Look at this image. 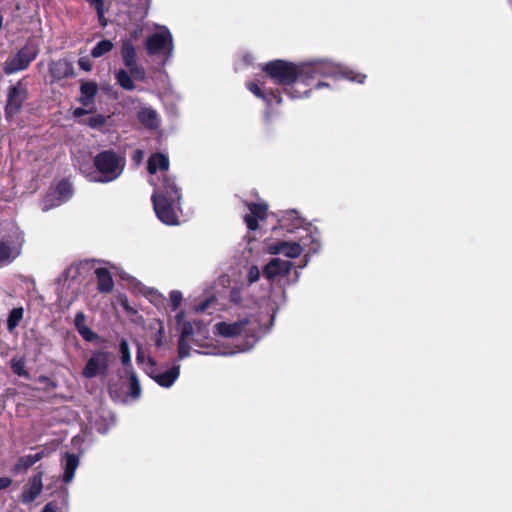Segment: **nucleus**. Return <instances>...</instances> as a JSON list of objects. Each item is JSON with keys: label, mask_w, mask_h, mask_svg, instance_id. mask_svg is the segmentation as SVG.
I'll list each match as a JSON object with an SVG mask.
<instances>
[{"label": "nucleus", "mask_w": 512, "mask_h": 512, "mask_svg": "<svg viewBox=\"0 0 512 512\" xmlns=\"http://www.w3.org/2000/svg\"><path fill=\"white\" fill-rule=\"evenodd\" d=\"M98 86L93 81L83 82L80 86L81 96L79 98L80 103L83 106H89L93 103V100L97 94Z\"/></svg>", "instance_id": "25"}, {"label": "nucleus", "mask_w": 512, "mask_h": 512, "mask_svg": "<svg viewBox=\"0 0 512 512\" xmlns=\"http://www.w3.org/2000/svg\"><path fill=\"white\" fill-rule=\"evenodd\" d=\"M262 71L276 84L282 86L283 92L291 99L306 97L313 89L328 87L321 77L343 78L362 84L366 75L342 67L327 60L293 63L275 59L265 63Z\"/></svg>", "instance_id": "1"}, {"label": "nucleus", "mask_w": 512, "mask_h": 512, "mask_svg": "<svg viewBox=\"0 0 512 512\" xmlns=\"http://www.w3.org/2000/svg\"><path fill=\"white\" fill-rule=\"evenodd\" d=\"M109 392L112 397H120L119 389H118L117 385L114 383H110Z\"/></svg>", "instance_id": "49"}, {"label": "nucleus", "mask_w": 512, "mask_h": 512, "mask_svg": "<svg viewBox=\"0 0 512 512\" xmlns=\"http://www.w3.org/2000/svg\"><path fill=\"white\" fill-rule=\"evenodd\" d=\"M151 201L155 214L162 223L166 225H177L179 223L177 211L180 209L181 200L151 197Z\"/></svg>", "instance_id": "6"}, {"label": "nucleus", "mask_w": 512, "mask_h": 512, "mask_svg": "<svg viewBox=\"0 0 512 512\" xmlns=\"http://www.w3.org/2000/svg\"><path fill=\"white\" fill-rule=\"evenodd\" d=\"M103 122H104L103 119L101 117H98V118L91 120L90 125L94 127V126L102 124Z\"/></svg>", "instance_id": "53"}, {"label": "nucleus", "mask_w": 512, "mask_h": 512, "mask_svg": "<svg viewBox=\"0 0 512 512\" xmlns=\"http://www.w3.org/2000/svg\"><path fill=\"white\" fill-rule=\"evenodd\" d=\"M151 0H130V22L135 21L136 27L130 30V40L137 39L143 30V20L148 14Z\"/></svg>", "instance_id": "11"}, {"label": "nucleus", "mask_w": 512, "mask_h": 512, "mask_svg": "<svg viewBox=\"0 0 512 512\" xmlns=\"http://www.w3.org/2000/svg\"><path fill=\"white\" fill-rule=\"evenodd\" d=\"M86 316L83 312H78L75 316V320H74V324H75V327L77 329V331H79L80 329H82V327H86Z\"/></svg>", "instance_id": "39"}, {"label": "nucleus", "mask_w": 512, "mask_h": 512, "mask_svg": "<svg viewBox=\"0 0 512 512\" xmlns=\"http://www.w3.org/2000/svg\"><path fill=\"white\" fill-rule=\"evenodd\" d=\"M129 311H130V316L137 314V311L134 308H132L131 306L129 308Z\"/></svg>", "instance_id": "54"}, {"label": "nucleus", "mask_w": 512, "mask_h": 512, "mask_svg": "<svg viewBox=\"0 0 512 512\" xmlns=\"http://www.w3.org/2000/svg\"><path fill=\"white\" fill-rule=\"evenodd\" d=\"M72 192V186L69 181H60L54 191L44 197L42 201V210L45 212L63 204L71 198Z\"/></svg>", "instance_id": "10"}, {"label": "nucleus", "mask_w": 512, "mask_h": 512, "mask_svg": "<svg viewBox=\"0 0 512 512\" xmlns=\"http://www.w3.org/2000/svg\"><path fill=\"white\" fill-rule=\"evenodd\" d=\"M24 234L16 225H11L9 232L0 238V266L14 261L22 251Z\"/></svg>", "instance_id": "4"}, {"label": "nucleus", "mask_w": 512, "mask_h": 512, "mask_svg": "<svg viewBox=\"0 0 512 512\" xmlns=\"http://www.w3.org/2000/svg\"><path fill=\"white\" fill-rule=\"evenodd\" d=\"M190 355L189 339L179 338L178 340V356L184 359Z\"/></svg>", "instance_id": "34"}, {"label": "nucleus", "mask_w": 512, "mask_h": 512, "mask_svg": "<svg viewBox=\"0 0 512 512\" xmlns=\"http://www.w3.org/2000/svg\"><path fill=\"white\" fill-rule=\"evenodd\" d=\"M110 354L104 351H96L88 359L82 375L91 379L104 374L108 368Z\"/></svg>", "instance_id": "12"}, {"label": "nucleus", "mask_w": 512, "mask_h": 512, "mask_svg": "<svg viewBox=\"0 0 512 512\" xmlns=\"http://www.w3.org/2000/svg\"><path fill=\"white\" fill-rule=\"evenodd\" d=\"M141 393L140 383L136 375L130 372V398H138Z\"/></svg>", "instance_id": "33"}, {"label": "nucleus", "mask_w": 512, "mask_h": 512, "mask_svg": "<svg viewBox=\"0 0 512 512\" xmlns=\"http://www.w3.org/2000/svg\"><path fill=\"white\" fill-rule=\"evenodd\" d=\"M122 305L125 309H128V300H123Z\"/></svg>", "instance_id": "55"}, {"label": "nucleus", "mask_w": 512, "mask_h": 512, "mask_svg": "<svg viewBox=\"0 0 512 512\" xmlns=\"http://www.w3.org/2000/svg\"><path fill=\"white\" fill-rule=\"evenodd\" d=\"M263 101L267 104L268 107H271L273 104H281L282 103V96L281 91L276 89H267L265 97Z\"/></svg>", "instance_id": "31"}, {"label": "nucleus", "mask_w": 512, "mask_h": 512, "mask_svg": "<svg viewBox=\"0 0 512 512\" xmlns=\"http://www.w3.org/2000/svg\"><path fill=\"white\" fill-rule=\"evenodd\" d=\"M24 315V309L22 307L13 308L7 319V328L12 332L20 323Z\"/></svg>", "instance_id": "27"}, {"label": "nucleus", "mask_w": 512, "mask_h": 512, "mask_svg": "<svg viewBox=\"0 0 512 512\" xmlns=\"http://www.w3.org/2000/svg\"><path fill=\"white\" fill-rule=\"evenodd\" d=\"M44 456H45L44 451L37 452L35 454H29V455L22 456L18 459L13 470L15 473L25 472L28 468L33 466L36 462L43 459Z\"/></svg>", "instance_id": "26"}, {"label": "nucleus", "mask_w": 512, "mask_h": 512, "mask_svg": "<svg viewBox=\"0 0 512 512\" xmlns=\"http://www.w3.org/2000/svg\"><path fill=\"white\" fill-rule=\"evenodd\" d=\"M151 197L181 200V188L177 184L175 177L170 173H166L163 176H157V181L154 183V191Z\"/></svg>", "instance_id": "8"}, {"label": "nucleus", "mask_w": 512, "mask_h": 512, "mask_svg": "<svg viewBox=\"0 0 512 512\" xmlns=\"http://www.w3.org/2000/svg\"><path fill=\"white\" fill-rule=\"evenodd\" d=\"M42 512H58V506L54 502H49L44 506Z\"/></svg>", "instance_id": "46"}, {"label": "nucleus", "mask_w": 512, "mask_h": 512, "mask_svg": "<svg viewBox=\"0 0 512 512\" xmlns=\"http://www.w3.org/2000/svg\"><path fill=\"white\" fill-rule=\"evenodd\" d=\"M183 317H184V313L183 312H179L176 315L177 323H178V325H181V335H180V338L189 339L190 340L191 336L194 334V327H193V324L191 322L183 321Z\"/></svg>", "instance_id": "28"}, {"label": "nucleus", "mask_w": 512, "mask_h": 512, "mask_svg": "<svg viewBox=\"0 0 512 512\" xmlns=\"http://www.w3.org/2000/svg\"><path fill=\"white\" fill-rule=\"evenodd\" d=\"M260 278V271L256 266H252L248 273V281L254 283Z\"/></svg>", "instance_id": "41"}, {"label": "nucleus", "mask_w": 512, "mask_h": 512, "mask_svg": "<svg viewBox=\"0 0 512 512\" xmlns=\"http://www.w3.org/2000/svg\"><path fill=\"white\" fill-rule=\"evenodd\" d=\"M183 296L180 291L173 290L170 292V306L173 311L177 310L181 305Z\"/></svg>", "instance_id": "35"}, {"label": "nucleus", "mask_w": 512, "mask_h": 512, "mask_svg": "<svg viewBox=\"0 0 512 512\" xmlns=\"http://www.w3.org/2000/svg\"><path fill=\"white\" fill-rule=\"evenodd\" d=\"M231 301L234 303H237V304L241 302V296H240L239 290L233 289L231 291Z\"/></svg>", "instance_id": "48"}, {"label": "nucleus", "mask_w": 512, "mask_h": 512, "mask_svg": "<svg viewBox=\"0 0 512 512\" xmlns=\"http://www.w3.org/2000/svg\"><path fill=\"white\" fill-rule=\"evenodd\" d=\"M43 489V472L36 473L24 487L21 494V501L24 504L33 502L42 492Z\"/></svg>", "instance_id": "16"}, {"label": "nucleus", "mask_w": 512, "mask_h": 512, "mask_svg": "<svg viewBox=\"0 0 512 512\" xmlns=\"http://www.w3.org/2000/svg\"><path fill=\"white\" fill-rule=\"evenodd\" d=\"M79 463V457L73 453L66 452L62 456L61 467L63 469L62 480L64 483L69 484L73 481Z\"/></svg>", "instance_id": "18"}, {"label": "nucleus", "mask_w": 512, "mask_h": 512, "mask_svg": "<svg viewBox=\"0 0 512 512\" xmlns=\"http://www.w3.org/2000/svg\"><path fill=\"white\" fill-rule=\"evenodd\" d=\"M263 82H247L246 88L257 98L264 99L267 89L262 88Z\"/></svg>", "instance_id": "32"}, {"label": "nucleus", "mask_w": 512, "mask_h": 512, "mask_svg": "<svg viewBox=\"0 0 512 512\" xmlns=\"http://www.w3.org/2000/svg\"><path fill=\"white\" fill-rule=\"evenodd\" d=\"M78 332L83 337L84 340L89 342L95 340L97 337V335L87 326L82 327V329H80Z\"/></svg>", "instance_id": "37"}, {"label": "nucleus", "mask_w": 512, "mask_h": 512, "mask_svg": "<svg viewBox=\"0 0 512 512\" xmlns=\"http://www.w3.org/2000/svg\"><path fill=\"white\" fill-rule=\"evenodd\" d=\"M98 290L102 293H109L113 290L114 282L110 271L105 267L95 269Z\"/></svg>", "instance_id": "23"}, {"label": "nucleus", "mask_w": 512, "mask_h": 512, "mask_svg": "<svg viewBox=\"0 0 512 512\" xmlns=\"http://www.w3.org/2000/svg\"><path fill=\"white\" fill-rule=\"evenodd\" d=\"M133 159L137 164H139L142 159V151H140V150L135 151Z\"/></svg>", "instance_id": "51"}, {"label": "nucleus", "mask_w": 512, "mask_h": 512, "mask_svg": "<svg viewBox=\"0 0 512 512\" xmlns=\"http://www.w3.org/2000/svg\"><path fill=\"white\" fill-rule=\"evenodd\" d=\"M146 71L141 65L136 62V51L130 43V91L135 88L134 81H146Z\"/></svg>", "instance_id": "21"}, {"label": "nucleus", "mask_w": 512, "mask_h": 512, "mask_svg": "<svg viewBox=\"0 0 512 512\" xmlns=\"http://www.w3.org/2000/svg\"><path fill=\"white\" fill-rule=\"evenodd\" d=\"M269 252L274 255L282 254L289 258H297L302 253V247L297 242L277 241L269 245Z\"/></svg>", "instance_id": "17"}, {"label": "nucleus", "mask_w": 512, "mask_h": 512, "mask_svg": "<svg viewBox=\"0 0 512 512\" xmlns=\"http://www.w3.org/2000/svg\"><path fill=\"white\" fill-rule=\"evenodd\" d=\"M210 302L211 300L210 299H206L205 301H202L200 304H198L196 306V311L197 312H204L210 305Z\"/></svg>", "instance_id": "47"}, {"label": "nucleus", "mask_w": 512, "mask_h": 512, "mask_svg": "<svg viewBox=\"0 0 512 512\" xmlns=\"http://www.w3.org/2000/svg\"><path fill=\"white\" fill-rule=\"evenodd\" d=\"M113 48V44L109 40H102L98 42L95 47L91 50V55L94 58H99L106 53L110 52Z\"/></svg>", "instance_id": "29"}, {"label": "nucleus", "mask_w": 512, "mask_h": 512, "mask_svg": "<svg viewBox=\"0 0 512 512\" xmlns=\"http://www.w3.org/2000/svg\"><path fill=\"white\" fill-rule=\"evenodd\" d=\"M145 49L149 56H163L161 65L164 66L166 62L172 57L174 50L173 37L170 30L162 26L160 31L147 37L145 41Z\"/></svg>", "instance_id": "3"}, {"label": "nucleus", "mask_w": 512, "mask_h": 512, "mask_svg": "<svg viewBox=\"0 0 512 512\" xmlns=\"http://www.w3.org/2000/svg\"><path fill=\"white\" fill-rule=\"evenodd\" d=\"M293 268V263L280 258H273L263 268V275L273 280L277 276H288Z\"/></svg>", "instance_id": "15"}, {"label": "nucleus", "mask_w": 512, "mask_h": 512, "mask_svg": "<svg viewBox=\"0 0 512 512\" xmlns=\"http://www.w3.org/2000/svg\"><path fill=\"white\" fill-rule=\"evenodd\" d=\"M147 170L150 174H157L163 176L169 172V158L160 152L152 154L147 163Z\"/></svg>", "instance_id": "19"}, {"label": "nucleus", "mask_w": 512, "mask_h": 512, "mask_svg": "<svg viewBox=\"0 0 512 512\" xmlns=\"http://www.w3.org/2000/svg\"><path fill=\"white\" fill-rule=\"evenodd\" d=\"M80 270L81 265H71L69 266L64 273L60 281L63 286H66L68 289L73 288L76 289V285L80 283Z\"/></svg>", "instance_id": "24"}, {"label": "nucleus", "mask_w": 512, "mask_h": 512, "mask_svg": "<svg viewBox=\"0 0 512 512\" xmlns=\"http://www.w3.org/2000/svg\"><path fill=\"white\" fill-rule=\"evenodd\" d=\"M94 166L95 170L89 172L82 169L88 181L96 183L112 182L122 174L125 167V158L112 150H105L95 156Z\"/></svg>", "instance_id": "2"}, {"label": "nucleus", "mask_w": 512, "mask_h": 512, "mask_svg": "<svg viewBox=\"0 0 512 512\" xmlns=\"http://www.w3.org/2000/svg\"><path fill=\"white\" fill-rule=\"evenodd\" d=\"M27 98V90L22 86L21 83L12 86L9 89L7 96V104L5 107V113L7 117H12L22 107L23 102Z\"/></svg>", "instance_id": "13"}, {"label": "nucleus", "mask_w": 512, "mask_h": 512, "mask_svg": "<svg viewBox=\"0 0 512 512\" xmlns=\"http://www.w3.org/2000/svg\"><path fill=\"white\" fill-rule=\"evenodd\" d=\"M39 49L32 43L25 44L16 54L6 59L3 65L5 74L11 75L26 70L36 59Z\"/></svg>", "instance_id": "5"}, {"label": "nucleus", "mask_w": 512, "mask_h": 512, "mask_svg": "<svg viewBox=\"0 0 512 512\" xmlns=\"http://www.w3.org/2000/svg\"><path fill=\"white\" fill-rule=\"evenodd\" d=\"M87 111L84 108H76L73 112L74 117H81L85 115Z\"/></svg>", "instance_id": "50"}, {"label": "nucleus", "mask_w": 512, "mask_h": 512, "mask_svg": "<svg viewBox=\"0 0 512 512\" xmlns=\"http://www.w3.org/2000/svg\"><path fill=\"white\" fill-rule=\"evenodd\" d=\"M78 65L84 71H90L92 69V64L88 57H81L78 60Z\"/></svg>", "instance_id": "42"}, {"label": "nucleus", "mask_w": 512, "mask_h": 512, "mask_svg": "<svg viewBox=\"0 0 512 512\" xmlns=\"http://www.w3.org/2000/svg\"><path fill=\"white\" fill-rule=\"evenodd\" d=\"M116 79L121 87L128 89V72L126 70H120L116 74Z\"/></svg>", "instance_id": "36"}, {"label": "nucleus", "mask_w": 512, "mask_h": 512, "mask_svg": "<svg viewBox=\"0 0 512 512\" xmlns=\"http://www.w3.org/2000/svg\"><path fill=\"white\" fill-rule=\"evenodd\" d=\"M11 368H12L13 372L16 375H18L20 377H24V378H30V374L25 369V360H24V358H22V357H20V358H13L11 360Z\"/></svg>", "instance_id": "30"}, {"label": "nucleus", "mask_w": 512, "mask_h": 512, "mask_svg": "<svg viewBox=\"0 0 512 512\" xmlns=\"http://www.w3.org/2000/svg\"><path fill=\"white\" fill-rule=\"evenodd\" d=\"M145 373L152 378L158 385L169 388L177 380L180 374L179 366H173L170 369L158 373L156 361L152 357L147 359V367L144 368Z\"/></svg>", "instance_id": "9"}, {"label": "nucleus", "mask_w": 512, "mask_h": 512, "mask_svg": "<svg viewBox=\"0 0 512 512\" xmlns=\"http://www.w3.org/2000/svg\"><path fill=\"white\" fill-rule=\"evenodd\" d=\"M12 484V479L9 477H0V490L7 489Z\"/></svg>", "instance_id": "44"}, {"label": "nucleus", "mask_w": 512, "mask_h": 512, "mask_svg": "<svg viewBox=\"0 0 512 512\" xmlns=\"http://www.w3.org/2000/svg\"><path fill=\"white\" fill-rule=\"evenodd\" d=\"M120 349L122 354V363L126 365L128 364V342L126 339L121 340Z\"/></svg>", "instance_id": "40"}, {"label": "nucleus", "mask_w": 512, "mask_h": 512, "mask_svg": "<svg viewBox=\"0 0 512 512\" xmlns=\"http://www.w3.org/2000/svg\"><path fill=\"white\" fill-rule=\"evenodd\" d=\"M49 73L53 80L58 81L73 76L74 69L72 63L65 59H59L50 62Z\"/></svg>", "instance_id": "20"}, {"label": "nucleus", "mask_w": 512, "mask_h": 512, "mask_svg": "<svg viewBox=\"0 0 512 512\" xmlns=\"http://www.w3.org/2000/svg\"><path fill=\"white\" fill-rule=\"evenodd\" d=\"M247 207L250 213L244 216V222L250 231H256L259 228V220H264L267 217L268 205L249 202Z\"/></svg>", "instance_id": "14"}, {"label": "nucleus", "mask_w": 512, "mask_h": 512, "mask_svg": "<svg viewBox=\"0 0 512 512\" xmlns=\"http://www.w3.org/2000/svg\"><path fill=\"white\" fill-rule=\"evenodd\" d=\"M129 282H130V290L136 288L139 284V282L136 280V278L132 277L131 275H130Z\"/></svg>", "instance_id": "52"}, {"label": "nucleus", "mask_w": 512, "mask_h": 512, "mask_svg": "<svg viewBox=\"0 0 512 512\" xmlns=\"http://www.w3.org/2000/svg\"><path fill=\"white\" fill-rule=\"evenodd\" d=\"M122 58L125 66H128V43L125 41L122 45Z\"/></svg>", "instance_id": "45"}, {"label": "nucleus", "mask_w": 512, "mask_h": 512, "mask_svg": "<svg viewBox=\"0 0 512 512\" xmlns=\"http://www.w3.org/2000/svg\"><path fill=\"white\" fill-rule=\"evenodd\" d=\"M217 333L225 338H235L238 336L254 337L255 327H251V320L247 317L233 323L218 322L215 325Z\"/></svg>", "instance_id": "7"}, {"label": "nucleus", "mask_w": 512, "mask_h": 512, "mask_svg": "<svg viewBox=\"0 0 512 512\" xmlns=\"http://www.w3.org/2000/svg\"><path fill=\"white\" fill-rule=\"evenodd\" d=\"M137 346H138V351H137L136 360H137L138 365H140L142 367V369L144 370V368L147 367V359L149 356L145 357V353L142 350L139 343H137Z\"/></svg>", "instance_id": "38"}, {"label": "nucleus", "mask_w": 512, "mask_h": 512, "mask_svg": "<svg viewBox=\"0 0 512 512\" xmlns=\"http://www.w3.org/2000/svg\"><path fill=\"white\" fill-rule=\"evenodd\" d=\"M137 119L149 130H155L160 125L158 113L152 107H142L137 113Z\"/></svg>", "instance_id": "22"}, {"label": "nucleus", "mask_w": 512, "mask_h": 512, "mask_svg": "<svg viewBox=\"0 0 512 512\" xmlns=\"http://www.w3.org/2000/svg\"><path fill=\"white\" fill-rule=\"evenodd\" d=\"M163 334H164V328H163L162 324H159V329H158L156 337H155V345L157 347H160L162 345Z\"/></svg>", "instance_id": "43"}]
</instances>
